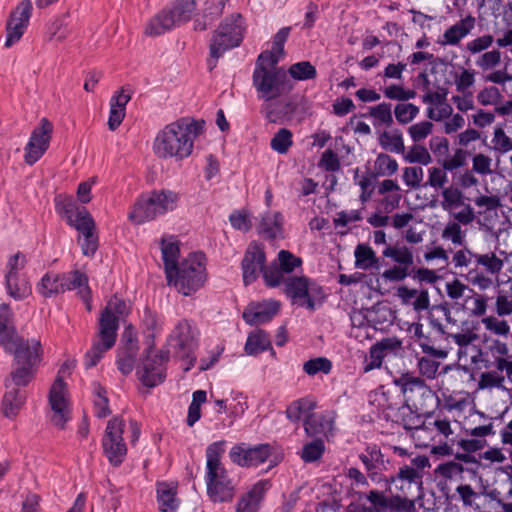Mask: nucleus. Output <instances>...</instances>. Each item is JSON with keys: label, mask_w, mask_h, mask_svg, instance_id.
Here are the masks:
<instances>
[{"label": "nucleus", "mask_w": 512, "mask_h": 512, "mask_svg": "<svg viewBox=\"0 0 512 512\" xmlns=\"http://www.w3.org/2000/svg\"><path fill=\"white\" fill-rule=\"evenodd\" d=\"M204 121L181 118L161 129L153 143L154 153L162 159L180 161L193 151L195 139L203 132Z\"/></svg>", "instance_id": "1"}, {"label": "nucleus", "mask_w": 512, "mask_h": 512, "mask_svg": "<svg viewBox=\"0 0 512 512\" xmlns=\"http://www.w3.org/2000/svg\"><path fill=\"white\" fill-rule=\"evenodd\" d=\"M454 267L465 270V279L485 291L494 286V280L504 267V261L493 251L476 252L468 247L457 250L452 257Z\"/></svg>", "instance_id": "2"}, {"label": "nucleus", "mask_w": 512, "mask_h": 512, "mask_svg": "<svg viewBox=\"0 0 512 512\" xmlns=\"http://www.w3.org/2000/svg\"><path fill=\"white\" fill-rule=\"evenodd\" d=\"M224 440L211 443L206 448L205 483L207 496L213 503H231L237 493V482L230 477L221 462L225 452Z\"/></svg>", "instance_id": "3"}, {"label": "nucleus", "mask_w": 512, "mask_h": 512, "mask_svg": "<svg viewBox=\"0 0 512 512\" xmlns=\"http://www.w3.org/2000/svg\"><path fill=\"white\" fill-rule=\"evenodd\" d=\"M125 309V301L113 297L101 310L98 318L96 339L84 355V366L86 369L96 366L104 354L115 345L119 329V319Z\"/></svg>", "instance_id": "4"}, {"label": "nucleus", "mask_w": 512, "mask_h": 512, "mask_svg": "<svg viewBox=\"0 0 512 512\" xmlns=\"http://www.w3.org/2000/svg\"><path fill=\"white\" fill-rule=\"evenodd\" d=\"M169 286L184 296H191L200 290L206 280V258L203 253H190L166 274Z\"/></svg>", "instance_id": "5"}, {"label": "nucleus", "mask_w": 512, "mask_h": 512, "mask_svg": "<svg viewBox=\"0 0 512 512\" xmlns=\"http://www.w3.org/2000/svg\"><path fill=\"white\" fill-rule=\"evenodd\" d=\"M244 20L240 14L231 15L219 25L215 31L210 46L207 67L212 71L216 66L218 59L230 49L238 47L244 36Z\"/></svg>", "instance_id": "6"}, {"label": "nucleus", "mask_w": 512, "mask_h": 512, "mask_svg": "<svg viewBox=\"0 0 512 512\" xmlns=\"http://www.w3.org/2000/svg\"><path fill=\"white\" fill-rule=\"evenodd\" d=\"M280 286L292 305L306 308L311 312L315 311L326 297L323 287L305 275L287 276Z\"/></svg>", "instance_id": "7"}, {"label": "nucleus", "mask_w": 512, "mask_h": 512, "mask_svg": "<svg viewBox=\"0 0 512 512\" xmlns=\"http://www.w3.org/2000/svg\"><path fill=\"white\" fill-rule=\"evenodd\" d=\"M501 317L489 315L483 317L481 321L474 319H466L461 322L457 332H448L450 338L459 347H467L479 340L478 330L480 324H483L486 331L497 338H507L511 333V327L508 321L500 319Z\"/></svg>", "instance_id": "8"}, {"label": "nucleus", "mask_w": 512, "mask_h": 512, "mask_svg": "<svg viewBox=\"0 0 512 512\" xmlns=\"http://www.w3.org/2000/svg\"><path fill=\"white\" fill-rule=\"evenodd\" d=\"M179 200L176 192L171 190L153 191L142 195L134 204L130 220L141 224L155 219L157 216L172 211Z\"/></svg>", "instance_id": "9"}, {"label": "nucleus", "mask_w": 512, "mask_h": 512, "mask_svg": "<svg viewBox=\"0 0 512 512\" xmlns=\"http://www.w3.org/2000/svg\"><path fill=\"white\" fill-rule=\"evenodd\" d=\"M196 9L194 0H177L171 7L164 8L152 17L145 32L150 36L162 35L188 22Z\"/></svg>", "instance_id": "10"}, {"label": "nucleus", "mask_w": 512, "mask_h": 512, "mask_svg": "<svg viewBox=\"0 0 512 512\" xmlns=\"http://www.w3.org/2000/svg\"><path fill=\"white\" fill-rule=\"evenodd\" d=\"M252 84L259 99L271 101L293 89V84L283 69L258 67L252 74Z\"/></svg>", "instance_id": "11"}, {"label": "nucleus", "mask_w": 512, "mask_h": 512, "mask_svg": "<svg viewBox=\"0 0 512 512\" xmlns=\"http://www.w3.org/2000/svg\"><path fill=\"white\" fill-rule=\"evenodd\" d=\"M146 354L136 368L138 381L147 388H154L166 379L169 350L154 351V344H148Z\"/></svg>", "instance_id": "12"}, {"label": "nucleus", "mask_w": 512, "mask_h": 512, "mask_svg": "<svg viewBox=\"0 0 512 512\" xmlns=\"http://www.w3.org/2000/svg\"><path fill=\"white\" fill-rule=\"evenodd\" d=\"M167 345L176 356L187 361L185 371H189L196 361L194 355L198 347V331L187 319L180 320L167 338Z\"/></svg>", "instance_id": "13"}, {"label": "nucleus", "mask_w": 512, "mask_h": 512, "mask_svg": "<svg viewBox=\"0 0 512 512\" xmlns=\"http://www.w3.org/2000/svg\"><path fill=\"white\" fill-rule=\"evenodd\" d=\"M0 344L14 356L13 365L36 368L40 361L41 343L36 339H24L16 333H6L1 336Z\"/></svg>", "instance_id": "14"}, {"label": "nucleus", "mask_w": 512, "mask_h": 512, "mask_svg": "<svg viewBox=\"0 0 512 512\" xmlns=\"http://www.w3.org/2000/svg\"><path fill=\"white\" fill-rule=\"evenodd\" d=\"M484 347L479 350V357L486 369L495 368L512 381V355L504 341L499 338L485 337Z\"/></svg>", "instance_id": "15"}, {"label": "nucleus", "mask_w": 512, "mask_h": 512, "mask_svg": "<svg viewBox=\"0 0 512 512\" xmlns=\"http://www.w3.org/2000/svg\"><path fill=\"white\" fill-rule=\"evenodd\" d=\"M125 421L112 418L108 421L102 438L103 453L113 466H119L125 459L127 447L123 439Z\"/></svg>", "instance_id": "16"}, {"label": "nucleus", "mask_w": 512, "mask_h": 512, "mask_svg": "<svg viewBox=\"0 0 512 512\" xmlns=\"http://www.w3.org/2000/svg\"><path fill=\"white\" fill-rule=\"evenodd\" d=\"M382 256L397 263L382 273L383 279L399 282L412 275L410 269L414 264V255L411 248L405 245H386Z\"/></svg>", "instance_id": "17"}, {"label": "nucleus", "mask_w": 512, "mask_h": 512, "mask_svg": "<svg viewBox=\"0 0 512 512\" xmlns=\"http://www.w3.org/2000/svg\"><path fill=\"white\" fill-rule=\"evenodd\" d=\"M302 259L288 250H280L264 271V283L270 288L279 287L283 279L302 266Z\"/></svg>", "instance_id": "18"}, {"label": "nucleus", "mask_w": 512, "mask_h": 512, "mask_svg": "<svg viewBox=\"0 0 512 512\" xmlns=\"http://www.w3.org/2000/svg\"><path fill=\"white\" fill-rule=\"evenodd\" d=\"M265 247L263 244L252 241L248 244L241 261L242 278L245 286L254 283L259 274L264 278L267 269Z\"/></svg>", "instance_id": "19"}, {"label": "nucleus", "mask_w": 512, "mask_h": 512, "mask_svg": "<svg viewBox=\"0 0 512 512\" xmlns=\"http://www.w3.org/2000/svg\"><path fill=\"white\" fill-rule=\"evenodd\" d=\"M52 132L53 124L47 118H42L39 125L33 129L24 149V159L28 165L35 164L47 151Z\"/></svg>", "instance_id": "20"}, {"label": "nucleus", "mask_w": 512, "mask_h": 512, "mask_svg": "<svg viewBox=\"0 0 512 512\" xmlns=\"http://www.w3.org/2000/svg\"><path fill=\"white\" fill-rule=\"evenodd\" d=\"M271 455L269 444H258L250 446L246 443L234 445L229 451V458L232 463L240 467H257L264 463Z\"/></svg>", "instance_id": "21"}, {"label": "nucleus", "mask_w": 512, "mask_h": 512, "mask_svg": "<svg viewBox=\"0 0 512 512\" xmlns=\"http://www.w3.org/2000/svg\"><path fill=\"white\" fill-rule=\"evenodd\" d=\"M32 14V3L30 0L21 1L6 24V41L5 47L9 48L18 42L23 36Z\"/></svg>", "instance_id": "22"}, {"label": "nucleus", "mask_w": 512, "mask_h": 512, "mask_svg": "<svg viewBox=\"0 0 512 512\" xmlns=\"http://www.w3.org/2000/svg\"><path fill=\"white\" fill-rule=\"evenodd\" d=\"M65 383L58 377L55 379L49 394V403L53 411L51 421L57 427L63 429L65 423L69 420V409L64 397Z\"/></svg>", "instance_id": "23"}, {"label": "nucleus", "mask_w": 512, "mask_h": 512, "mask_svg": "<svg viewBox=\"0 0 512 512\" xmlns=\"http://www.w3.org/2000/svg\"><path fill=\"white\" fill-rule=\"evenodd\" d=\"M278 311L277 301L252 302L245 308L242 317L247 324L257 326L271 321Z\"/></svg>", "instance_id": "24"}, {"label": "nucleus", "mask_w": 512, "mask_h": 512, "mask_svg": "<svg viewBox=\"0 0 512 512\" xmlns=\"http://www.w3.org/2000/svg\"><path fill=\"white\" fill-rule=\"evenodd\" d=\"M269 480H259L243 493L235 506V512H259L266 492L270 489Z\"/></svg>", "instance_id": "25"}, {"label": "nucleus", "mask_w": 512, "mask_h": 512, "mask_svg": "<svg viewBox=\"0 0 512 512\" xmlns=\"http://www.w3.org/2000/svg\"><path fill=\"white\" fill-rule=\"evenodd\" d=\"M284 217L278 211H265L260 214L258 234L267 240L284 238Z\"/></svg>", "instance_id": "26"}, {"label": "nucleus", "mask_w": 512, "mask_h": 512, "mask_svg": "<svg viewBox=\"0 0 512 512\" xmlns=\"http://www.w3.org/2000/svg\"><path fill=\"white\" fill-rule=\"evenodd\" d=\"M412 397L406 398L405 403L411 405L421 412L428 414L429 409L436 408L440 399L435 391H433L423 379L421 383L412 391Z\"/></svg>", "instance_id": "27"}, {"label": "nucleus", "mask_w": 512, "mask_h": 512, "mask_svg": "<svg viewBox=\"0 0 512 512\" xmlns=\"http://www.w3.org/2000/svg\"><path fill=\"white\" fill-rule=\"evenodd\" d=\"M412 397L406 398L405 403L411 405L421 412L428 414L429 409L436 408L440 399L435 391H433L423 379L421 383L412 391Z\"/></svg>", "instance_id": "28"}, {"label": "nucleus", "mask_w": 512, "mask_h": 512, "mask_svg": "<svg viewBox=\"0 0 512 512\" xmlns=\"http://www.w3.org/2000/svg\"><path fill=\"white\" fill-rule=\"evenodd\" d=\"M361 462L364 464L369 478L376 483L387 481L383 476L382 471L386 469V462L380 449L376 446L367 448L366 454L359 456Z\"/></svg>", "instance_id": "29"}, {"label": "nucleus", "mask_w": 512, "mask_h": 512, "mask_svg": "<svg viewBox=\"0 0 512 512\" xmlns=\"http://www.w3.org/2000/svg\"><path fill=\"white\" fill-rule=\"evenodd\" d=\"M425 430L435 431L436 436L440 437L439 442L441 443L438 446L433 447L432 452L439 453L443 455L451 454V448L446 443V440L453 434V430L451 429L450 421L446 418H433L430 414L426 417Z\"/></svg>", "instance_id": "30"}, {"label": "nucleus", "mask_w": 512, "mask_h": 512, "mask_svg": "<svg viewBox=\"0 0 512 512\" xmlns=\"http://www.w3.org/2000/svg\"><path fill=\"white\" fill-rule=\"evenodd\" d=\"M60 275L62 294L66 291L77 290V294L85 302H88L91 291L88 286V277L85 273L79 270H72L69 272L60 273Z\"/></svg>", "instance_id": "31"}, {"label": "nucleus", "mask_w": 512, "mask_h": 512, "mask_svg": "<svg viewBox=\"0 0 512 512\" xmlns=\"http://www.w3.org/2000/svg\"><path fill=\"white\" fill-rule=\"evenodd\" d=\"M475 18L471 15L459 20L454 25L449 27L443 34V39L439 43L445 45H458L460 41L465 38L474 28Z\"/></svg>", "instance_id": "32"}, {"label": "nucleus", "mask_w": 512, "mask_h": 512, "mask_svg": "<svg viewBox=\"0 0 512 512\" xmlns=\"http://www.w3.org/2000/svg\"><path fill=\"white\" fill-rule=\"evenodd\" d=\"M127 103L128 95L125 94V89L122 87L119 93L114 95L110 100L108 127L111 131L116 130L122 123L126 114Z\"/></svg>", "instance_id": "33"}, {"label": "nucleus", "mask_w": 512, "mask_h": 512, "mask_svg": "<svg viewBox=\"0 0 512 512\" xmlns=\"http://www.w3.org/2000/svg\"><path fill=\"white\" fill-rule=\"evenodd\" d=\"M355 267L361 270L376 269L381 267L380 259L374 250L367 244L360 243L354 250Z\"/></svg>", "instance_id": "34"}, {"label": "nucleus", "mask_w": 512, "mask_h": 512, "mask_svg": "<svg viewBox=\"0 0 512 512\" xmlns=\"http://www.w3.org/2000/svg\"><path fill=\"white\" fill-rule=\"evenodd\" d=\"M25 395L18 388L7 389L2 400V412L7 418H14L24 404Z\"/></svg>", "instance_id": "35"}, {"label": "nucleus", "mask_w": 512, "mask_h": 512, "mask_svg": "<svg viewBox=\"0 0 512 512\" xmlns=\"http://www.w3.org/2000/svg\"><path fill=\"white\" fill-rule=\"evenodd\" d=\"M13 366L14 368L12 369L9 377L5 379L6 389L27 386L33 379L36 368L19 365Z\"/></svg>", "instance_id": "36"}, {"label": "nucleus", "mask_w": 512, "mask_h": 512, "mask_svg": "<svg viewBox=\"0 0 512 512\" xmlns=\"http://www.w3.org/2000/svg\"><path fill=\"white\" fill-rule=\"evenodd\" d=\"M60 273L48 272L37 284V291L45 298H51L62 294Z\"/></svg>", "instance_id": "37"}, {"label": "nucleus", "mask_w": 512, "mask_h": 512, "mask_svg": "<svg viewBox=\"0 0 512 512\" xmlns=\"http://www.w3.org/2000/svg\"><path fill=\"white\" fill-rule=\"evenodd\" d=\"M397 422L402 425L405 430L425 429L426 419L423 420L421 415L414 412L409 404H405L399 408L397 413Z\"/></svg>", "instance_id": "38"}, {"label": "nucleus", "mask_w": 512, "mask_h": 512, "mask_svg": "<svg viewBox=\"0 0 512 512\" xmlns=\"http://www.w3.org/2000/svg\"><path fill=\"white\" fill-rule=\"evenodd\" d=\"M7 293L15 300H23L31 294V286L25 279L13 274L5 275Z\"/></svg>", "instance_id": "39"}, {"label": "nucleus", "mask_w": 512, "mask_h": 512, "mask_svg": "<svg viewBox=\"0 0 512 512\" xmlns=\"http://www.w3.org/2000/svg\"><path fill=\"white\" fill-rule=\"evenodd\" d=\"M379 144L384 150L392 153L402 154L405 150L403 136L398 129L382 132L379 136Z\"/></svg>", "instance_id": "40"}, {"label": "nucleus", "mask_w": 512, "mask_h": 512, "mask_svg": "<svg viewBox=\"0 0 512 512\" xmlns=\"http://www.w3.org/2000/svg\"><path fill=\"white\" fill-rule=\"evenodd\" d=\"M268 349H271V342L264 331L259 330L249 334L244 347L246 354L258 355Z\"/></svg>", "instance_id": "41"}, {"label": "nucleus", "mask_w": 512, "mask_h": 512, "mask_svg": "<svg viewBox=\"0 0 512 512\" xmlns=\"http://www.w3.org/2000/svg\"><path fill=\"white\" fill-rule=\"evenodd\" d=\"M423 378L416 376L413 372L400 373L393 378L392 383L400 390L404 399L412 397V391L421 383Z\"/></svg>", "instance_id": "42"}, {"label": "nucleus", "mask_w": 512, "mask_h": 512, "mask_svg": "<svg viewBox=\"0 0 512 512\" xmlns=\"http://www.w3.org/2000/svg\"><path fill=\"white\" fill-rule=\"evenodd\" d=\"M332 429V421L324 416L310 415L304 421V430L310 437L326 434Z\"/></svg>", "instance_id": "43"}, {"label": "nucleus", "mask_w": 512, "mask_h": 512, "mask_svg": "<svg viewBox=\"0 0 512 512\" xmlns=\"http://www.w3.org/2000/svg\"><path fill=\"white\" fill-rule=\"evenodd\" d=\"M157 501L161 512H175L178 507L175 491L165 483L157 486Z\"/></svg>", "instance_id": "44"}, {"label": "nucleus", "mask_w": 512, "mask_h": 512, "mask_svg": "<svg viewBox=\"0 0 512 512\" xmlns=\"http://www.w3.org/2000/svg\"><path fill=\"white\" fill-rule=\"evenodd\" d=\"M369 116L373 118L375 127L380 125L391 126L393 124L392 104L382 102L378 105L369 107Z\"/></svg>", "instance_id": "45"}, {"label": "nucleus", "mask_w": 512, "mask_h": 512, "mask_svg": "<svg viewBox=\"0 0 512 512\" xmlns=\"http://www.w3.org/2000/svg\"><path fill=\"white\" fill-rule=\"evenodd\" d=\"M441 207L448 213H453L463 205L464 195L458 188L448 187L442 190Z\"/></svg>", "instance_id": "46"}, {"label": "nucleus", "mask_w": 512, "mask_h": 512, "mask_svg": "<svg viewBox=\"0 0 512 512\" xmlns=\"http://www.w3.org/2000/svg\"><path fill=\"white\" fill-rule=\"evenodd\" d=\"M67 223L79 233L95 228V222L87 209L83 206L78 208L72 216H68Z\"/></svg>", "instance_id": "47"}, {"label": "nucleus", "mask_w": 512, "mask_h": 512, "mask_svg": "<svg viewBox=\"0 0 512 512\" xmlns=\"http://www.w3.org/2000/svg\"><path fill=\"white\" fill-rule=\"evenodd\" d=\"M162 260L164 264L165 274L174 269L180 261L179 257V246L176 242L162 240L161 243Z\"/></svg>", "instance_id": "48"}, {"label": "nucleus", "mask_w": 512, "mask_h": 512, "mask_svg": "<svg viewBox=\"0 0 512 512\" xmlns=\"http://www.w3.org/2000/svg\"><path fill=\"white\" fill-rule=\"evenodd\" d=\"M287 73L296 81L313 80L317 77V70L309 61H300L290 65Z\"/></svg>", "instance_id": "49"}, {"label": "nucleus", "mask_w": 512, "mask_h": 512, "mask_svg": "<svg viewBox=\"0 0 512 512\" xmlns=\"http://www.w3.org/2000/svg\"><path fill=\"white\" fill-rule=\"evenodd\" d=\"M324 452V441L321 438H316L303 445L300 457L305 463H313L321 459Z\"/></svg>", "instance_id": "50"}, {"label": "nucleus", "mask_w": 512, "mask_h": 512, "mask_svg": "<svg viewBox=\"0 0 512 512\" xmlns=\"http://www.w3.org/2000/svg\"><path fill=\"white\" fill-rule=\"evenodd\" d=\"M207 393L204 390H196L192 394V401L188 407L186 423L189 427L194 424L201 417V405L206 402Z\"/></svg>", "instance_id": "51"}, {"label": "nucleus", "mask_w": 512, "mask_h": 512, "mask_svg": "<svg viewBox=\"0 0 512 512\" xmlns=\"http://www.w3.org/2000/svg\"><path fill=\"white\" fill-rule=\"evenodd\" d=\"M292 132L287 128L279 129L270 141V147L279 154H286L293 145Z\"/></svg>", "instance_id": "52"}, {"label": "nucleus", "mask_w": 512, "mask_h": 512, "mask_svg": "<svg viewBox=\"0 0 512 512\" xmlns=\"http://www.w3.org/2000/svg\"><path fill=\"white\" fill-rule=\"evenodd\" d=\"M331 370L332 362L326 357L312 358L303 364V371L308 376H315L318 373L327 375L331 372Z\"/></svg>", "instance_id": "53"}, {"label": "nucleus", "mask_w": 512, "mask_h": 512, "mask_svg": "<svg viewBox=\"0 0 512 512\" xmlns=\"http://www.w3.org/2000/svg\"><path fill=\"white\" fill-rule=\"evenodd\" d=\"M398 123L405 125L412 122L419 114V107L412 103H399L394 108Z\"/></svg>", "instance_id": "54"}, {"label": "nucleus", "mask_w": 512, "mask_h": 512, "mask_svg": "<svg viewBox=\"0 0 512 512\" xmlns=\"http://www.w3.org/2000/svg\"><path fill=\"white\" fill-rule=\"evenodd\" d=\"M78 241L85 256L92 257L96 253L99 243L95 228L81 232Z\"/></svg>", "instance_id": "55"}, {"label": "nucleus", "mask_w": 512, "mask_h": 512, "mask_svg": "<svg viewBox=\"0 0 512 512\" xmlns=\"http://www.w3.org/2000/svg\"><path fill=\"white\" fill-rule=\"evenodd\" d=\"M440 362L430 356H422L418 358L417 368L422 377L433 380L437 377Z\"/></svg>", "instance_id": "56"}, {"label": "nucleus", "mask_w": 512, "mask_h": 512, "mask_svg": "<svg viewBox=\"0 0 512 512\" xmlns=\"http://www.w3.org/2000/svg\"><path fill=\"white\" fill-rule=\"evenodd\" d=\"M501 62V52L499 50H491L479 55L475 60V64L483 71L492 70Z\"/></svg>", "instance_id": "57"}, {"label": "nucleus", "mask_w": 512, "mask_h": 512, "mask_svg": "<svg viewBox=\"0 0 512 512\" xmlns=\"http://www.w3.org/2000/svg\"><path fill=\"white\" fill-rule=\"evenodd\" d=\"M375 168L378 174L391 176L397 172V161L388 154H379L375 161Z\"/></svg>", "instance_id": "58"}, {"label": "nucleus", "mask_w": 512, "mask_h": 512, "mask_svg": "<svg viewBox=\"0 0 512 512\" xmlns=\"http://www.w3.org/2000/svg\"><path fill=\"white\" fill-rule=\"evenodd\" d=\"M475 74L476 72L474 70L465 68H463L459 74H456L454 78V83L457 92L462 94L470 92L469 89L475 83Z\"/></svg>", "instance_id": "59"}, {"label": "nucleus", "mask_w": 512, "mask_h": 512, "mask_svg": "<svg viewBox=\"0 0 512 512\" xmlns=\"http://www.w3.org/2000/svg\"><path fill=\"white\" fill-rule=\"evenodd\" d=\"M505 376L499 371H488L481 374L479 386L480 388H498L503 389Z\"/></svg>", "instance_id": "60"}, {"label": "nucleus", "mask_w": 512, "mask_h": 512, "mask_svg": "<svg viewBox=\"0 0 512 512\" xmlns=\"http://www.w3.org/2000/svg\"><path fill=\"white\" fill-rule=\"evenodd\" d=\"M492 144L494 150L504 154L512 150V139L506 135L505 131L501 127H497L494 130Z\"/></svg>", "instance_id": "61"}, {"label": "nucleus", "mask_w": 512, "mask_h": 512, "mask_svg": "<svg viewBox=\"0 0 512 512\" xmlns=\"http://www.w3.org/2000/svg\"><path fill=\"white\" fill-rule=\"evenodd\" d=\"M442 238L451 241L454 245H462L465 232L462 231L460 223L455 221L449 222L443 229Z\"/></svg>", "instance_id": "62"}, {"label": "nucleus", "mask_w": 512, "mask_h": 512, "mask_svg": "<svg viewBox=\"0 0 512 512\" xmlns=\"http://www.w3.org/2000/svg\"><path fill=\"white\" fill-rule=\"evenodd\" d=\"M282 56V54H278L273 49L270 51H264L258 56L254 69H258V67H264L265 69H281L280 67H277V64L281 60Z\"/></svg>", "instance_id": "63"}, {"label": "nucleus", "mask_w": 512, "mask_h": 512, "mask_svg": "<svg viewBox=\"0 0 512 512\" xmlns=\"http://www.w3.org/2000/svg\"><path fill=\"white\" fill-rule=\"evenodd\" d=\"M456 492L464 506L473 507L475 510L479 509V505L476 504L475 501L480 497V494L477 493L470 485H459L456 488Z\"/></svg>", "instance_id": "64"}]
</instances>
